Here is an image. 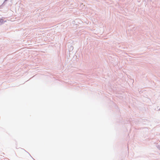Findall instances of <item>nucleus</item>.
Wrapping results in <instances>:
<instances>
[{
  "instance_id": "nucleus-1",
  "label": "nucleus",
  "mask_w": 160,
  "mask_h": 160,
  "mask_svg": "<svg viewBox=\"0 0 160 160\" xmlns=\"http://www.w3.org/2000/svg\"><path fill=\"white\" fill-rule=\"evenodd\" d=\"M6 22V21H4L2 19H0V25Z\"/></svg>"
},
{
  "instance_id": "nucleus-3",
  "label": "nucleus",
  "mask_w": 160,
  "mask_h": 160,
  "mask_svg": "<svg viewBox=\"0 0 160 160\" xmlns=\"http://www.w3.org/2000/svg\"><path fill=\"white\" fill-rule=\"evenodd\" d=\"M71 48H72V49H73V47H72Z\"/></svg>"
},
{
  "instance_id": "nucleus-2",
  "label": "nucleus",
  "mask_w": 160,
  "mask_h": 160,
  "mask_svg": "<svg viewBox=\"0 0 160 160\" xmlns=\"http://www.w3.org/2000/svg\"><path fill=\"white\" fill-rule=\"evenodd\" d=\"M8 0H5L4 1V2H3V3L2 5L1 6H0V7H1L4 4V3H5V2L8 1Z\"/></svg>"
}]
</instances>
